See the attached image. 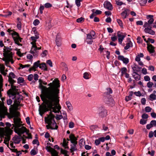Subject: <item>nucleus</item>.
I'll list each match as a JSON object with an SVG mask.
<instances>
[{"label":"nucleus","mask_w":156,"mask_h":156,"mask_svg":"<svg viewBox=\"0 0 156 156\" xmlns=\"http://www.w3.org/2000/svg\"><path fill=\"white\" fill-rule=\"evenodd\" d=\"M59 91H58L42 101L43 102L39 106V110L41 115L42 116L46 112L51 111L53 106L60 112L61 107L59 104Z\"/></svg>","instance_id":"f257e3e1"},{"label":"nucleus","mask_w":156,"mask_h":156,"mask_svg":"<svg viewBox=\"0 0 156 156\" xmlns=\"http://www.w3.org/2000/svg\"><path fill=\"white\" fill-rule=\"evenodd\" d=\"M39 87L41 90V94L40 95L42 101L52 95L58 91H59V89L60 87L59 81L58 79H55L52 83L48 84V86L49 87H47L43 86L42 84L46 85L47 83L43 81L41 79L39 80Z\"/></svg>","instance_id":"f03ea898"},{"label":"nucleus","mask_w":156,"mask_h":156,"mask_svg":"<svg viewBox=\"0 0 156 156\" xmlns=\"http://www.w3.org/2000/svg\"><path fill=\"white\" fill-rule=\"evenodd\" d=\"M11 88L9 89L7 92V93L8 96L10 97V96H15L17 93H18V89H16V86L13 85H11Z\"/></svg>","instance_id":"7ed1b4c3"},{"label":"nucleus","mask_w":156,"mask_h":156,"mask_svg":"<svg viewBox=\"0 0 156 156\" xmlns=\"http://www.w3.org/2000/svg\"><path fill=\"white\" fill-rule=\"evenodd\" d=\"M103 100L106 104H109L110 105H112L114 104V100L110 95H105Z\"/></svg>","instance_id":"20e7f679"},{"label":"nucleus","mask_w":156,"mask_h":156,"mask_svg":"<svg viewBox=\"0 0 156 156\" xmlns=\"http://www.w3.org/2000/svg\"><path fill=\"white\" fill-rule=\"evenodd\" d=\"M154 16L152 15H147L146 18L148 20L147 22H145L144 25V27H148L151 26V25L153 23L154 21L153 19Z\"/></svg>","instance_id":"39448f33"},{"label":"nucleus","mask_w":156,"mask_h":156,"mask_svg":"<svg viewBox=\"0 0 156 156\" xmlns=\"http://www.w3.org/2000/svg\"><path fill=\"white\" fill-rule=\"evenodd\" d=\"M4 48H5L3 49V55L4 57L6 58L9 57H11V56L12 55V52H11L12 49L5 46H4Z\"/></svg>","instance_id":"423d86ee"},{"label":"nucleus","mask_w":156,"mask_h":156,"mask_svg":"<svg viewBox=\"0 0 156 156\" xmlns=\"http://www.w3.org/2000/svg\"><path fill=\"white\" fill-rule=\"evenodd\" d=\"M14 124H12V129L17 128L20 127L21 126V123L22 122L21 121V119L19 118H15L13 119Z\"/></svg>","instance_id":"0eeeda50"},{"label":"nucleus","mask_w":156,"mask_h":156,"mask_svg":"<svg viewBox=\"0 0 156 156\" xmlns=\"http://www.w3.org/2000/svg\"><path fill=\"white\" fill-rule=\"evenodd\" d=\"M14 96L15 98L14 103L16 107L17 108L20 105L21 101L23 100V97L22 95H20L19 93H17Z\"/></svg>","instance_id":"6e6552de"},{"label":"nucleus","mask_w":156,"mask_h":156,"mask_svg":"<svg viewBox=\"0 0 156 156\" xmlns=\"http://www.w3.org/2000/svg\"><path fill=\"white\" fill-rule=\"evenodd\" d=\"M99 116L102 118L106 116L107 115V111L103 106H101L99 108Z\"/></svg>","instance_id":"1a4fd4ad"},{"label":"nucleus","mask_w":156,"mask_h":156,"mask_svg":"<svg viewBox=\"0 0 156 156\" xmlns=\"http://www.w3.org/2000/svg\"><path fill=\"white\" fill-rule=\"evenodd\" d=\"M55 117H45V122L48 124H52L53 126L55 124L57 125L56 123L54 120Z\"/></svg>","instance_id":"9d476101"},{"label":"nucleus","mask_w":156,"mask_h":156,"mask_svg":"<svg viewBox=\"0 0 156 156\" xmlns=\"http://www.w3.org/2000/svg\"><path fill=\"white\" fill-rule=\"evenodd\" d=\"M13 35V36L17 35V37H16V38H15L14 37V41L15 43L19 46H22V44H20L19 43V41H20V42H21L23 39L20 37L19 34L16 32H15Z\"/></svg>","instance_id":"9b49d317"},{"label":"nucleus","mask_w":156,"mask_h":156,"mask_svg":"<svg viewBox=\"0 0 156 156\" xmlns=\"http://www.w3.org/2000/svg\"><path fill=\"white\" fill-rule=\"evenodd\" d=\"M46 149L48 151L51 153L52 156H58V152L50 146H47Z\"/></svg>","instance_id":"f8f14e48"},{"label":"nucleus","mask_w":156,"mask_h":156,"mask_svg":"<svg viewBox=\"0 0 156 156\" xmlns=\"http://www.w3.org/2000/svg\"><path fill=\"white\" fill-rule=\"evenodd\" d=\"M14 130L23 134L25 132L28 133L29 132V131H27V129L23 126H22L21 128L19 127L17 128H14Z\"/></svg>","instance_id":"ddd939ff"},{"label":"nucleus","mask_w":156,"mask_h":156,"mask_svg":"<svg viewBox=\"0 0 156 156\" xmlns=\"http://www.w3.org/2000/svg\"><path fill=\"white\" fill-rule=\"evenodd\" d=\"M104 6L105 8L110 10H112L113 8L111 3L107 1L105 2Z\"/></svg>","instance_id":"4468645a"},{"label":"nucleus","mask_w":156,"mask_h":156,"mask_svg":"<svg viewBox=\"0 0 156 156\" xmlns=\"http://www.w3.org/2000/svg\"><path fill=\"white\" fill-rule=\"evenodd\" d=\"M117 34L119 37L118 41L121 44L124 38L126 37V35H124L123 33H121L119 31L118 32Z\"/></svg>","instance_id":"2eb2a0df"},{"label":"nucleus","mask_w":156,"mask_h":156,"mask_svg":"<svg viewBox=\"0 0 156 156\" xmlns=\"http://www.w3.org/2000/svg\"><path fill=\"white\" fill-rule=\"evenodd\" d=\"M70 140L72 144H77V138L74 136V135L73 134H71L69 136ZM68 140H69V139H67Z\"/></svg>","instance_id":"dca6fc26"},{"label":"nucleus","mask_w":156,"mask_h":156,"mask_svg":"<svg viewBox=\"0 0 156 156\" xmlns=\"http://www.w3.org/2000/svg\"><path fill=\"white\" fill-rule=\"evenodd\" d=\"M94 38H93L92 36L90 34H87L86 37V42L90 44H91L93 42V39Z\"/></svg>","instance_id":"f3484780"},{"label":"nucleus","mask_w":156,"mask_h":156,"mask_svg":"<svg viewBox=\"0 0 156 156\" xmlns=\"http://www.w3.org/2000/svg\"><path fill=\"white\" fill-rule=\"evenodd\" d=\"M144 31L146 33L149 34L151 35H154L155 34V32L151 29L152 27L150 26L149 27H145Z\"/></svg>","instance_id":"a211bd4d"},{"label":"nucleus","mask_w":156,"mask_h":156,"mask_svg":"<svg viewBox=\"0 0 156 156\" xmlns=\"http://www.w3.org/2000/svg\"><path fill=\"white\" fill-rule=\"evenodd\" d=\"M12 130L10 128H5V129L4 131L5 133L4 134V133L1 136V137H3L4 136H10L12 133Z\"/></svg>","instance_id":"6ab92c4d"},{"label":"nucleus","mask_w":156,"mask_h":156,"mask_svg":"<svg viewBox=\"0 0 156 156\" xmlns=\"http://www.w3.org/2000/svg\"><path fill=\"white\" fill-rule=\"evenodd\" d=\"M118 59L119 60L122 61L123 63L126 64L129 62V59L128 58H125L123 56L119 55L118 57Z\"/></svg>","instance_id":"aec40b11"},{"label":"nucleus","mask_w":156,"mask_h":156,"mask_svg":"<svg viewBox=\"0 0 156 156\" xmlns=\"http://www.w3.org/2000/svg\"><path fill=\"white\" fill-rule=\"evenodd\" d=\"M30 52L34 56H37L38 55L39 52L37 50V46L36 48H31Z\"/></svg>","instance_id":"412c9836"},{"label":"nucleus","mask_w":156,"mask_h":156,"mask_svg":"<svg viewBox=\"0 0 156 156\" xmlns=\"http://www.w3.org/2000/svg\"><path fill=\"white\" fill-rule=\"evenodd\" d=\"M147 49L150 53H153L155 52V47L152 44H147Z\"/></svg>","instance_id":"4be33fe9"},{"label":"nucleus","mask_w":156,"mask_h":156,"mask_svg":"<svg viewBox=\"0 0 156 156\" xmlns=\"http://www.w3.org/2000/svg\"><path fill=\"white\" fill-rule=\"evenodd\" d=\"M11 108L12 110V112H11V114L12 115V117L18 118L17 117L20 115V113L16 110L14 108Z\"/></svg>","instance_id":"5701e85b"},{"label":"nucleus","mask_w":156,"mask_h":156,"mask_svg":"<svg viewBox=\"0 0 156 156\" xmlns=\"http://www.w3.org/2000/svg\"><path fill=\"white\" fill-rule=\"evenodd\" d=\"M55 42L56 44L58 46H59L61 45V40L58 34H57L56 36L55 39Z\"/></svg>","instance_id":"b1692460"},{"label":"nucleus","mask_w":156,"mask_h":156,"mask_svg":"<svg viewBox=\"0 0 156 156\" xmlns=\"http://www.w3.org/2000/svg\"><path fill=\"white\" fill-rule=\"evenodd\" d=\"M133 47V44L130 40L126 43V46L124 47V49L126 50L129 49L130 47Z\"/></svg>","instance_id":"393cba45"},{"label":"nucleus","mask_w":156,"mask_h":156,"mask_svg":"<svg viewBox=\"0 0 156 156\" xmlns=\"http://www.w3.org/2000/svg\"><path fill=\"white\" fill-rule=\"evenodd\" d=\"M128 9H126L124 10L122 12L121 14V15L123 19H125L126 18L127 16H128L127 12L128 11Z\"/></svg>","instance_id":"a878e982"},{"label":"nucleus","mask_w":156,"mask_h":156,"mask_svg":"<svg viewBox=\"0 0 156 156\" xmlns=\"http://www.w3.org/2000/svg\"><path fill=\"white\" fill-rule=\"evenodd\" d=\"M40 68L44 71H47L48 69L46 66V64L44 63L40 64L39 66Z\"/></svg>","instance_id":"bb28decb"},{"label":"nucleus","mask_w":156,"mask_h":156,"mask_svg":"<svg viewBox=\"0 0 156 156\" xmlns=\"http://www.w3.org/2000/svg\"><path fill=\"white\" fill-rule=\"evenodd\" d=\"M71 145V147L70 149V152L71 153L73 152L74 151L77 150L76 144H73Z\"/></svg>","instance_id":"cd10ccee"},{"label":"nucleus","mask_w":156,"mask_h":156,"mask_svg":"<svg viewBox=\"0 0 156 156\" xmlns=\"http://www.w3.org/2000/svg\"><path fill=\"white\" fill-rule=\"evenodd\" d=\"M133 76L136 80H139L140 79V76L136 72H133Z\"/></svg>","instance_id":"c85d7f7f"},{"label":"nucleus","mask_w":156,"mask_h":156,"mask_svg":"<svg viewBox=\"0 0 156 156\" xmlns=\"http://www.w3.org/2000/svg\"><path fill=\"white\" fill-rule=\"evenodd\" d=\"M20 137H19L18 136H15L13 137L12 140L15 141V143L18 144L20 142Z\"/></svg>","instance_id":"c756f323"},{"label":"nucleus","mask_w":156,"mask_h":156,"mask_svg":"<svg viewBox=\"0 0 156 156\" xmlns=\"http://www.w3.org/2000/svg\"><path fill=\"white\" fill-rule=\"evenodd\" d=\"M107 91L104 93V95H110V94L112 93V90L110 88H108L106 89Z\"/></svg>","instance_id":"7c9ffc66"},{"label":"nucleus","mask_w":156,"mask_h":156,"mask_svg":"<svg viewBox=\"0 0 156 156\" xmlns=\"http://www.w3.org/2000/svg\"><path fill=\"white\" fill-rule=\"evenodd\" d=\"M52 124H48L46 126L47 129H57L58 128V126L57 125H55V128H53L51 126Z\"/></svg>","instance_id":"2f4dec72"},{"label":"nucleus","mask_w":156,"mask_h":156,"mask_svg":"<svg viewBox=\"0 0 156 156\" xmlns=\"http://www.w3.org/2000/svg\"><path fill=\"white\" fill-rule=\"evenodd\" d=\"M144 55L143 53H140V54L138 55L136 57L135 60L137 62L140 61V57H143Z\"/></svg>","instance_id":"473e14b6"},{"label":"nucleus","mask_w":156,"mask_h":156,"mask_svg":"<svg viewBox=\"0 0 156 156\" xmlns=\"http://www.w3.org/2000/svg\"><path fill=\"white\" fill-rule=\"evenodd\" d=\"M7 31L8 32H9L10 34H11L12 35V38L14 40V37H15V38H16V37H17V35L13 36V34H14V33L15 32H16V31H13V30H11L9 29Z\"/></svg>","instance_id":"72a5a7b5"},{"label":"nucleus","mask_w":156,"mask_h":156,"mask_svg":"<svg viewBox=\"0 0 156 156\" xmlns=\"http://www.w3.org/2000/svg\"><path fill=\"white\" fill-rule=\"evenodd\" d=\"M40 61L39 60L37 61L36 62H35L33 66V67L35 69L37 68L38 67H39L40 65Z\"/></svg>","instance_id":"f704fd0d"},{"label":"nucleus","mask_w":156,"mask_h":156,"mask_svg":"<svg viewBox=\"0 0 156 156\" xmlns=\"http://www.w3.org/2000/svg\"><path fill=\"white\" fill-rule=\"evenodd\" d=\"M19 65L20 66V67L18 68L19 69H20L21 68L22 69H23L25 67H29L30 66V65L27 64L25 65H23L22 64H19Z\"/></svg>","instance_id":"c9c22d12"},{"label":"nucleus","mask_w":156,"mask_h":156,"mask_svg":"<svg viewBox=\"0 0 156 156\" xmlns=\"http://www.w3.org/2000/svg\"><path fill=\"white\" fill-rule=\"evenodd\" d=\"M144 41L147 43V44H150V42L151 43H153L154 42V40L150 38H148L147 41L146 40V39H144Z\"/></svg>","instance_id":"e433bc0d"},{"label":"nucleus","mask_w":156,"mask_h":156,"mask_svg":"<svg viewBox=\"0 0 156 156\" xmlns=\"http://www.w3.org/2000/svg\"><path fill=\"white\" fill-rule=\"evenodd\" d=\"M121 73L122 75H123L127 73V69L126 67H123L121 69Z\"/></svg>","instance_id":"4c0bfd02"},{"label":"nucleus","mask_w":156,"mask_h":156,"mask_svg":"<svg viewBox=\"0 0 156 156\" xmlns=\"http://www.w3.org/2000/svg\"><path fill=\"white\" fill-rule=\"evenodd\" d=\"M16 76L14 74V73L13 72L10 73L8 76V78H15Z\"/></svg>","instance_id":"58836bf2"},{"label":"nucleus","mask_w":156,"mask_h":156,"mask_svg":"<svg viewBox=\"0 0 156 156\" xmlns=\"http://www.w3.org/2000/svg\"><path fill=\"white\" fill-rule=\"evenodd\" d=\"M84 18L82 17L79 18L76 20V22L78 23H82L84 21Z\"/></svg>","instance_id":"ea45409f"},{"label":"nucleus","mask_w":156,"mask_h":156,"mask_svg":"<svg viewBox=\"0 0 156 156\" xmlns=\"http://www.w3.org/2000/svg\"><path fill=\"white\" fill-rule=\"evenodd\" d=\"M8 81L11 85H13L14 83H16V81L12 78H10L8 79Z\"/></svg>","instance_id":"a19ab883"},{"label":"nucleus","mask_w":156,"mask_h":156,"mask_svg":"<svg viewBox=\"0 0 156 156\" xmlns=\"http://www.w3.org/2000/svg\"><path fill=\"white\" fill-rule=\"evenodd\" d=\"M89 74L87 72H85L84 73L83 77L86 79H88L89 78Z\"/></svg>","instance_id":"79ce46f5"},{"label":"nucleus","mask_w":156,"mask_h":156,"mask_svg":"<svg viewBox=\"0 0 156 156\" xmlns=\"http://www.w3.org/2000/svg\"><path fill=\"white\" fill-rule=\"evenodd\" d=\"M150 100L151 101L156 99V95L153 94H151L150 95Z\"/></svg>","instance_id":"37998d69"},{"label":"nucleus","mask_w":156,"mask_h":156,"mask_svg":"<svg viewBox=\"0 0 156 156\" xmlns=\"http://www.w3.org/2000/svg\"><path fill=\"white\" fill-rule=\"evenodd\" d=\"M66 104L69 110H70L72 109V105L69 101H66Z\"/></svg>","instance_id":"c03bdc74"},{"label":"nucleus","mask_w":156,"mask_h":156,"mask_svg":"<svg viewBox=\"0 0 156 156\" xmlns=\"http://www.w3.org/2000/svg\"><path fill=\"white\" fill-rule=\"evenodd\" d=\"M24 81V79L22 77H20L17 79L18 83H23Z\"/></svg>","instance_id":"a18cd8bd"},{"label":"nucleus","mask_w":156,"mask_h":156,"mask_svg":"<svg viewBox=\"0 0 156 156\" xmlns=\"http://www.w3.org/2000/svg\"><path fill=\"white\" fill-rule=\"evenodd\" d=\"M75 3L78 7H79L81 5L80 2L82 1V0H75Z\"/></svg>","instance_id":"49530a36"},{"label":"nucleus","mask_w":156,"mask_h":156,"mask_svg":"<svg viewBox=\"0 0 156 156\" xmlns=\"http://www.w3.org/2000/svg\"><path fill=\"white\" fill-rule=\"evenodd\" d=\"M117 21L121 27H123V23L121 20H120L119 19H117Z\"/></svg>","instance_id":"de8ad7c7"},{"label":"nucleus","mask_w":156,"mask_h":156,"mask_svg":"<svg viewBox=\"0 0 156 156\" xmlns=\"http://www.w3.org/2000/svg\"><path fill=\"white\" fill-rule=\"evenodd\" d=\"M30 154L32 155H35L37 154V152L35 150L32 149L30 152Z\"/></svg>","instance_id":"09e8293b"},{"label":"nucleus","mask_w":156,"mask_h":156,"mask_svg":"<svg viewBox=\"0 0 156 156\" xmlns=\"http://www.w3.org/2000/svg\"><path fill=\"white\" fill-rule=\"evenodd\" d=\"M133 69L134 71L137 72L138 71L140 68H139L137 66H133Z\"/></svg>","instance_id":"8fccbe9b"},{"label":"nucleus","mask_w":156,"mask_h":156,"mask_svg":"<svg viewBox=\"0 0 156 156\" xmlns=\"http://www.w3.org/2000/svg\"><path fill=\"white\" fill-rule=\"evenodd\" d=\"M152 108L150 107L147 106L145 108V110L146 112H150L151 111Z\"/></svg>","instance_id":"3c124183"},{"label":"nucleus","mask_w":156,"mask_h":156,"mask_svg":"<svg viewBox=\"0 0 156 156\" xmlns=\"http://www.w3.org/2000/svg\"><path fill=\"white\" fill-rule=\"evenodd\" d=\"M147 0H140V4L141 5H144L147 2Z\"/></svg>","instance_id":"603ef678"},{"label":"nucleus","mask_w":156,"mask_h":156,"mask_svg":"<svg viewBox=\"0 0 156 156\" xmlns=\"http://www.w3.org/2000/svg\"><path fill=\"white\" fill-rule=\"evenodd\" d=\"M32 31L35 34V35L39 36V34L37 31L36 28L34 27L32 29Z\"/></svg>","instance_id":"864d4df0"},{"label":"nucleus","mask_w":156,"mask_h":156,"mask_svg":"<svg viewBox=\"0 0 156 156\" xmlns=\"http://www.w3.org/2000/svg\"><path fill=\"white\" fill-rule=\"evenodd\" d=\"M39 36L38 35H35V37H31L30 38L33 41H36V39L39 38Z\"/></svg>","instance_id":"5fc2aeb1"},{"label":"nucleus","mask_w":156,"mask_h":156,"mask_svg":"<svg viewBox=\"0 0 156 156\" xmlns=\"http://www.w3.org/2000/svg\"><path fill=\"white\" fill-rule=\"evenodd\" d=\"M48 53V51L46 50H44L41 53V55L42 57H44L46 56Z\"/></svg>","instance_id":"6e6d98bb"},{"label":"nucleus","mask_w":156,"mask_h":156,"mask_svg":"<svg viewBox=\"0 0 156 156\" xmlns=\"http://www.w3.org/2000/svg\"><path fill=\"white\" fill-rule=\"evenodd\" d=\"M147 120H145L144 119H140V123L142 125H144L146 123Z\"/></svg>","instance_id":"4d7b16f0"},{"label":"nucleus","mask_w":156,"mask_h":156,"mask_svg":"<svg viewBox=\"0 0 156 156\" xmlns=\"http://www.w3.org/2000/svg\"><path fill=\"white\" fill-rule=\"evenodd\" d=\"M6 58L7 59L9 60V62H10L12 64L13 63L14 61L12 59V55L11 56V57H9L8 58Z\"/></svg>","instance_id":"13d9d810"},{"label":"nucleus","mask_w":156,"mask_h":156,"mask_svg":"<svg viewBox=\"0 0 156 156\" xmlns=\"http://www.w3.org/2000/svg\"><path fill=\"white\" fill-rule=\"evenodd\" d=\"M32 143L34 144H37V145H39V143L37 139L34 140L32 142Z\"/></svg>","instance_id":"bf43d9fd"},{"label":"nucleus","mask_w":156,"mask_h":156,"mask_svg":"<svg viewBox=\"0 0 156 156\" xmlns=\"http://www.w3.org/2000/svg\"><path fill=\"white\" fill-rule=\"evenodd\" d=\"M33 74H31L29 75L28 76L27 79L29 81H31L33 79Z\"/></svg>","instance_id":"052dcab7"},{"label":"nucleus","mask_w":156,"mask_h":156,"mask_svg":"<svg viewBox=\"0 0 156 156\" xmlns=\"http://www.w3.org/2000/svg\"><path fill=\"white\" fill-rule=\"evenodd\" d=\"M153 85V83L151 81L149 82L147 84V86L149 88H151Z\"/></svg>","instance_id":"680f3d73"},{"label":"nucleus","mask_w":156,"mask_h":156,"mask_svg":"<svg viewBox=\"0 0 156 156\" xmlns=\"http://www.w3.org/2000/svg\"><path fill=\"white\" fill-rule=\"evenodd\" d=\"M52 5L51 4L49 3H47L45 4L44 6L46 8H49L52 7Z\"/></svg>","instance_id":"e2e57ef3"},{"label":"nucleus","mask_w":156,"mask_h":156,"mask_svg":"<svg viewBox=\"0 0 156 156\" xmlns=\"http://www.w3.org/2000/svg\"><path fill=\"white\" fill-rule=\"evenodd\" d=\"M61 152L63 154L66 155V154H67L68 151L66 150H63L62 148L61 150Z\"/></svg>","instance_id":"0e129e2a"},{"label":"nucleus","mask_w":156,"mask_h":156,"mask_svg":"<svg viewBox=\"0 0 156 156\" xmlns=\"http://www.w3.org/2000/svg\"><path fill=\"white\" fill-rule=\"evenodd\" d=\"M134 94L135 95L137 96L140 97L142 95V94L140 91H138V92H135L134 93Z\"/></svg>","instance_id":"69168bd1"},{"label":"nucleus","mask_w":156,"mask_h":156,"mask_svg":"<svg viewBox=\"0 0 156 156\" xmlns=\"http://www.w3.org/2000/svg\"><path fill=\"white\" fill-rule=\"evenodd\" d=\"M39 23V21L37 19L35 20L33 22V24L35 26L38 25Z\"/></svg>","instance_id":"338daca9"},{"label":"nucleus","mask_w":156,"mask_h":156,"mask_svg":"<svg viewBox=\"0 0 156 156\" xmlns=\"http://www.w3.org/2000/svg\"><path fill=\"white\" fill-rule=\"evenodd\" d=\"M152 125V126H156V121L155 120H152L150 122Z\"/></svg>","instance_id":"774afa93"}]
</instances>
